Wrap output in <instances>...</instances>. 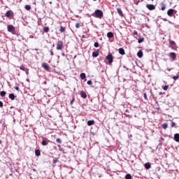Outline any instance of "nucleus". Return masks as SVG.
I'll return each instance as SVG.
<instances>
[{"label":"nucleus","mask_w":179,"mask_h":179,"mask_svg":"<svg viewBox=\"0 0 179 179\" xmlns=\"http://www.w3.org/2000/svg\"><path fill=\"white\" fill-rule=\"evenodd\" d=\"M103 14L101 10L97 9L92 14V16H94V17H96L97 19H101L103 17Z\"/></svg>","instance_id":"nucleus-1"},{"label":"nucleus","mask_w":179,"mask_h":179,"mask_svg":"<svg viewBox=\"0 0 179 179\" xmlns=\"http://www.w3.org/2000/svg\"><path fill=\"white\" fill-rule=\"evenodd\" d=\"M168 57H169V58H171L172 61H176L177 59V54H176V52H170L168 55Z\"/></svg>","instance_id":"nucleus-2"},{"label":"nucleus","mask_w":179,"mask_h":179,"mask_svg":"<svg viewBox=\"0 0 179 179\" xmlns=\"http://www.w3.org/2000/svg\"><path fill=\"white\" fill-rule=\"evenodd\" d=\"M62 47H64V43H62V41H58L56 49L57 50H62Z\"/></svg>","instance_id":"nucleus-3"},{"label":"nucleus","mask_w":179,"mask_h":179,"mask_svg":"<svg viewBox=\"0 0 179 179\" xmlns=\"http://www.w3.org/2000/svg\"><path fill=\"white\" fill-rule=\"evenodd\" d=\"M174 13H177V11L173 8H171L167 11V15L168 16H170L171 17H173V15L174 14Z\"/></svg>","instance_id":"nucleus-4"},{"label":"nucleus","mask_w":179,"mask_h":179,"mask_svg":"<svg viewBox=\"0 0 179 179\" xmlns=\"http://www.w3.org/2000/svg\"><path fill=\"white\" fill-rule=\"evenodd\" d=\"M7 29H8V31H9V33H13V31H15V28L12 24L8 25Z\"/></svg>","instance_id":"nucleus-5"},{"label":"nucleus","mask_w":179,"mask_h":179,"mask_svg":"<svg viewBox=\"0 0 179 179\" xmlns=\"http://www.w3.org/2000/svg\"><path fill=\"white\" fill-rule=\"evenodd\" d=\"M146 8L148 10H155L156 9V6L153 4H146Z\"/></svg>","instance_id":"nucleus-6"},{"label":"nucleus","mask_w":179,"mask_h":179,"mask_svg":"<svg viewBox=\"0 0 179 179\" xmlns=\"http://www.w3.org/2000/svg\"><path fill=\"white\" fill-rule=\"evenodd\" d=\"M106 59L108 61L109 64H113V55L109 53L106 57Z\"/></svg>","instance_id":"nucleus-7"},{"label":"nucleus","mask_w":179,"mask_h":179,"mask_svg":"<svg viewBox=\"0 0 179 179\" xmlns=\"http://www.w3.org/2000/svg\"><path fill=\"white\" fill-rule=\"evenodd\" d=\"M6 17H12L13 16V11L12 10H8L5 14Z\"/></svg>","instance_id":"nucleus-8"},{"label":"nucleus","mask_w":179,"mask_h":179,"mask_svg":"<svg viewBox=\"0 0 179 179\" xmlns=\"http://www.w3.org/2000/svg\"><path fill=\"white\" fill-rule=\"evenodd\" d=\"M42 68L45 69V71H50V66H48V64H47V63H43Z\"/></svg>","instance_id":"nucleus-9"},{"label":"nucleus","mask_w":179,"mask_h":179,"mask_svg":"<svg viewBox=\"0 0 179 179\" xmlns=\"http://www.w3.org/2000/svg\"><path fill=\"white\" fill-rule=\"evenodd\" d=\"M137 57H138V58H142L143 57V52L142 50H138L137 52Z\"/></svg>","instance_id":"nucleus-10"},{"label":"nucleus","mask_w":179,"mask_h":179,"mask_svg":"<svg viewBox=\"0 0 179 179\" xmlns=\"http://www.w3.org/2000/svg\"><path fill=\"white\" fill-rule=\"evenodd\" d=\"M80 94L83 99H86L87 97V94H86V92L84 91H81Z\"/></svg>","instance_id":"nucleus-11"},{"label":"nucleus","mask_w":179,"mask_h":179,"mask_svg":"<svg viewBox=\"0 0 179 179\" xmlns=\"http://www.w3.org/2000/svg\"><path fill=\"white\" fill-rule=\"evenodd\" d=\"M119 54H120V55H125V50H124V48H119Z\"/></svg>","instance_id":"nucleus-12"},{"label":"nucleus","mask_w":179,"mask_h":179,"mask_svg":"<svg viewBox=\"0 0 179 179\" xmlns=\"http://www.w3.org/2000/svg\"><path fill=\"white\" fill-rule=\"evenodd\" d=\"M174 141L175 142H179V134H174Z\"/></svg>","instance_id":"nucleus-13"},{"label":"nucleus","mask_w":179,"mask_h":179,"mask_svg":"<svg viewBox=\"0 0 179 179\" xmlns=\"http://www.w3.org/2000/svg\"><path fill=\"white\" fill-rule=\"evenodd\" d=\"M144 166H145V169H146V170H149V169H150L152 167V165L149 162L145 163Z\"/></svg>","instance_id":"nucleus-14"},{"label":"nucleus","mask_w":179,"mask_h":179,"mask_svg":"<svg viewBox=\"0 0 179 179\" xmlns=\"http://www.w3.org/2000/svg\"><path fill=\"white\" fill-rule=\"evenodd\" d=\"M117 12L119 13L120 16H124V13H122V10L120 8H117Z\"/></svg>","instance_id":"nucleus-15"},{"label":"nucleus","mask_w":179,"mask_h":179,"mask_svg":"<svg viewBox=\"0 0 179 179\" xmlns=\"http://www.w3.org/2000/svg\"><path fill=\"white\" fill-rule=\"evenodd\" d=\"M80 79H82V80H85V79H86V73H81L80 74Z\"/></svg>","instance_id":"nucleus-16"},{"label":"nucleus","mask_w":179,"mask_h":179,"mask_svg":"<svg viewBox=\"0 0 179 179\" xmlns=\"http://www.w3.org/2000/svg\"><path fill=\"white\" fill-rule=\"evenodd\" d=\"M107 37H108V38H113V37H114V34L111 31H109L107 33Z\"/></svg>","instance_id":"nucleus-17"},{"label":"nucleus","mask_w":179,"mask_h":179,"mask_svg":"<svg viewBox=\"0 0 179 179\" xmlns=\"http://www.w3.org/2000/svg\"><path fill=\"white\" fill-rule=\"evenodd\" d=\"M87 125L88 127H92V125H94V120H88Z\"/></svg>","instance_id":"nucleus-18"},{"label":"nucleus","mask_w":179,"mask_h":179,"mask_svg":"<svg viewBox=\"0 0 179 179\" xmlns=\"http://www.w3.org/2000/svg\"><path fill=\"white\" fill-rule=\"evenodd\" d=\"M92 57L94 58H97V57H99V51L93 52H92Z\"/></svg>","instance_id":"nucleus-19"},{"label":"nucleus","mask_w":179,"mask_h":179,"mask_svg":"<svg viewBox=\"0 0 179 179\" xmlns=\"http://www.w3.org/2000/svg\"><path fill=\"white\" fill-rule=\"evenodd\" d=\"M8 97H9V99H10V100H15V98L16 96H15V94L11 93V94H9Z\"/></svg>","instance_id":"nucleus-20"},{"label":"nucleus","mask_w":179,"mask_h":179,"mask_svg":"<svg viewBox=\"0 0 179 179\" xmlns=\"http://www.w3.org/2000/svg\"><path fill=\"white\" fill-rule=\"evenodd\" d=\"M41 145L42 146H47V145H48V141H47V140H43L41 142Z\"/></svg>","instance_id":"nucleus-21"},{"label":"nucleus","mask_w":179,"mask_h":179,"mask_svg":"<svg viewBox=\"0 0 179 179\" xmlns=\"http://www.w3.org/2000/svg\"><path fill=\"white\" fill-rule=\"evenodd\" d=\"M35 155L37 157L41 156V152L40 151V150H35Z\"/></svg>","instance_id":"nucleus-22"},{"label":"nucleus","mask_w":179,"mask_h":179,"mask_svg":"<svg viewBox=\"0 0 179 179\" xmlns=\"http://www.w3.org/2000/svg\"><path fill=\"white\" fill-rule=\"evenodd\" d=\"M43 31L45 33H48V31H50V28L48 27H43Z\"/></svg>","instance_id":"nucleus-23"},{"label":"nucleus","mask_w":179,"mask_h":179,"mask_svg":"<svg viewBox=\"0 0 179 179\" xmlns=\"http://www.w3.org/2000/svg\"><path fill=\"white\" fill-rule=\"evenodd\" d=\"M0 96H1V97H5V96H6V92H5V91H1V92H0Z\"/></svg>","instance_id":"nucleus-24"},{"label":"nucleus","mask_w":179,"mask_h":179,"mask_svg":"<svg viewBox=\"0 0 179 179\" xmlns=\"http://www.w3.org/2000/svg\"><path fill=\"white\" fill-rule=\"evenodd\" d=\"M168 127H169V124L167 123L162 124L163 129H167Z\"/></svg>","instance_id":"nucleus-25"},{"label":"nucleus","mask_w":179,"mask_h":179,"mask_svg":"<svg viewBox=\"0 0 179 179\" xmlns=\"http://www.w3.org/2000/svg\"><path fill=\"white\" fill-rule=\"evenodd\" d=\"M24 9H26V10H30V9H31V6L30 5H26L24 6Z\"/></svg>","instance_id":"nucleus-26"},{"label":"nucleus","mask_w":179,"mask_h":179,"mask_svg":"<svg viewBox=\"0 0 179 179\" xmlns=\"http://www.w3.org/2000/svg\"><path fill=\"white\" fill-rule=\"evenodd\" d=\"M144 40H145V38H138V44H141V43H143Z\"/></svg>","instance_id":"nucleus-27"},{"label":"nucleus","mask_w":179,"mask_h":179,"mask_svg":"<svg viewBox=\"0 0 179 179\" xmlns=\"http://www.w3.org/2000/svg\"><path fill=\"white\" fill-rule=\"evenodd\" d=\"M125 179H132V176H131V174H129V173H127L125 176Z\"/></svg>","instance_id":"nucleus-28"},{"label":"nucleus","mask_w":179,"mask_h":179,"mask_svg":"<svg viewBox=\"0 0 179 179\" xmlns=\"http://www.w3.org/2000/svg\"><path fill=\"white\" fill-rule=\"evenodd\" d=\"M20 69L21 71H23L24 72H25V71H26L27 69H26V68L24 67V66L21 65V66H20Z\"/></svg>","instance_id":"nucleus-29"},{"label":"nucleus","mask_w":179,"mask_h":179,"mask_svg":"<svg viewBox=\"0 0 179 179\" xmlns=\"http://www.w3.org/2000/svg\"><path fill=\"white\" fill-rule=\"evenodd\" d=\"M58 162V159L57 158H55L53 159V167H55V164H57Z\"/></svg>","instance_id":"nucleus-30"},{"label":"nucleus","mask_w":179,"mask_h":179,"mask_svg":"<svg viewBox=\"0 0 179 179\" xmlns=\"http://www.w3.org/2000/svg\"><path fill=\"white\" fill-rule=\"evenodd\" d=\"M59 31H60V33H64V31H65V27L61 26Z\"/></svg>","instance_id":"nucleus-31"},{"label":"nucleus","mask_w":179,"mask_h":179,"mask_svg":"<svg viewBox=\"0 0 179 179\" xmlns=\"http://www.w3.org/2000/svg\"><path fill=\"white\" fill-rule=\"evenodd\" d=\"M56 142L57 143H59V145H61L62 143V140H61V138H57Z\"/></svg>","instance_id":"nucleus-32"},{"label":"nucleus","mask_w":179,"mask_h":179,"mask_svg":"<svg viewBox=\"0 0 179 179\" xmlns=\"http://www.w3.org/2000/svg\"><path fill=\"white\" fill-rule=\"evenodd\" d=\"M178 78H179V75L173 76L172 77V79H173V80H177Z\"/></svg>","instance_id":"nucleus-33"},{"label":"nucleus","mask_w":179,"mask_h":179,"mask_svg":"<svg viewBox=\"0 0 179 179\" xmlns=\"http://www.w3.org/2000/svg\"><path fill=\"white\" fill-rule=\"evenodd\" d=\"M50 55L52 57H54V48L50 49Z\"/></svg>","instance_id":"nucleus-34"},{"label":"nucleus","mask_w":179,"mask_h":179,"mask_svg":"<svg viewBox=\"0 0 179 179\" xmlns=\"http://www.w3.org/2000/svg\"><path fill=\"white\" fill-rule=\"evenodd\" d=\"M99 42H95L94 44V46L95 47V48H99Z\"/></svg>","instance_id":"nucleus-35"},{"label":"nucleus","mask_w":179,"mask_h":179,"mask_svg":"<svg viewBox=\"0 0 179 179\" xmlns=\"http://www.w3.org/2000/svg\"><path fill=\"white\" fill-rule=\"evenodd\" d=\"M162 10H166V5L164 3H162V6L161 8Z\"/></svg>","instance_id":"nucleus-36"},{"label":"nucleus","mask_w":179,"mask_h":179,"mask_svg":"<svg viewBox=\"0 0 179 179\" xmlns=\"http://www.w3.org/2000/svg\"><path fill=\"white\" fill-rule=\"evenodd\" d=\"M162 89H163L164 90H168V89H169V85H164V87H162Z\"/></svg>","instance_id":"nucleus-37"},{"label":"nucleus","mask_w":179,"mask_h":179,"mask_svg":"<svg viewBox=\"0 0 179 179\" xmlns=\"http://www.w3.org/2000/svg\"><path fill=\"white\" fill-rule=\"evenodd\" d=\"M87 84L90 85H92L93 84V82H92V80H90L87 82Z\"/></svg>","instance_id":"nucleus-38"},{"label":"nucleus","mask_w":179,"mask_h":179,"mask_svg":"<svg viewBox=\"0 0 179 179\" xmlns=\"http://www.w3.org/2000/svg\"><path fill=\"white\" fill-rule=\"evenodd\" d=\"M171 128L176 127V122H172L171 124Z\"/></svg>","instance_id":"nucleus-39"},{"label":"nucleus","mask_w":179,"mask_h":179,"mask_svg":"<svg viewBox=\"0 0 179 179\" xmlns=\"http://www.w3.org/2000/svg\"><path fill=\"white\" fill-rule=\"evenodd\" d=\"M76 29H79V27H80V23H76Z\"/></svg>","instance_id":"nucleus-40"},{"label":"nucleus","mask_w":179,"mask_h":179,"mask_svg":"<svg viewBox=\"0 0 179 179\" xmlns=\"http://www.w3.org/2000/svg\"><path fill=\"white\" fill-rule=\"evenodd\" d=\"M170 44H171V45H176V42H174V41H171L170 42Z\"/></svg>","instance_id":"nucleus-41"},{"label":"nucleus","mask_w":179,"mask_h":179,"mask_svg":"<svg viewBox=\"0 0 179 179\" xmlns=\"http://www.w3.org/2000/svg\"><path fill=\"white\" fill-rule=\"evenodd\" d=\"M3 107V102L0 101V108H2Z\"/></svg>","instance_id":"nucleus-42"},{"label":"nucleus","mask_w":179,"mask_h":179,"mask_svg":"<svg viewBox=\"0 0 179 179\" xmlns=\"http://www.w3.org/2000/svg\"><path fill=\"white\" fill-rule=\"evenodd\" d=\"M144 99L145 100H148V95L146 94V93H144Z\"/></svg>","instance_id":"nucleus-43"},{"label":"nucleus","mask_w":179,"mask_h":179,"mask_svg":"<svg viewBox=\"0 0 179 179\" xmlns=\"http://www.w3.org/2000/svg\"><path fill=\"white\" fill-rule=\"evenodd\" d=\"M133 34H134V36H138V31H134Z\"/></svg>","instance_id":"nucleus-44"},{"label":"nucleus","mask_w":179,"mask_h":179,"mask_svg":"<svg viewBox=\"0 0 179 179\" xmlns=\"http://www.w3.org/2000/svg\"><path fill=\"white\" fill-rule=\"evenodd\" d=\"M25 73H26V75H29V69H27L25 70Z\"/></svg>","instance_id":"nucleus-45"},{"label":"nucleus","mask_w":179,"mask_h":179,"mask_svg":"<svg viewBox=\"0 0 179 179\" xmlns=\"http://www.w3.org/2000/svg\"><path fill=\"white\" fill-rule=\"evenodd\" d=\"M14 89H15V90H17V92H19V87L15 86V87H14Z\"/></svg>","instance_id":"nucleus-46"},{"label":"nucleus","mask_w":179,"mask_h":179,"mask_svg":"<svg viewBox=\"0 0 179 179\" xmlns=\"http://www.w3.org/2000/svg\"><path fill=\"white\" fill-rule=\"evenodd\" d=\"M91 135H92V136H94V135H96V133H94V132H93V131H91Z\"/></svg>","instance_id":"nucleus-47"},{"label":"nucleus","mask_w":179,"mask_h":179,"mask_svg":"<svg viewBox=\"0 0 179 179\" xmlns=\"http://www.w3.org/2000/svg\"><path fill=\"white\" fill-rule=\"evenodd\" d=\"M73 101H75V99H72V100L71 101L70 103H71V105L73 104Z\"/></svg>","instance_id":"nucleus-48"},{"label":"nucleus","mask_w":179,"mask_h":179,"mask_svg":"<svg viewBox=\"0 0 179 179\" xmlns=\"http://www.w3.org/2000/svg\"><path fill=\"white\" fill-rule=\"evenodd\" d=\"M162 20H164V22H167V18H162Z\"/></svg>","instance_id":"nucleus-49"},{"label":"nucleus","mask_w":179,"mask_h":179,"mask_svg":"<svg viewBox=\"0 0 179 179\" xmlns=\"http://www.w3.org/2000/svg\"><path fill=\"white\" fill-rule=\"evenodd\" d=\"M159 95H162V94H163V93H162V92H159Z\"/></svg>","instance_id":"nucleus-50"},{"label":"nucleus","mask_w":179,"mask_h":179,"mask_svg":"<svg viewBox=\"0 0 179 179\" xmlns=\"http://www.w3.org/2000/svg\"><path fill=\"white\" fill-rule=\"evenodd\" d=\"M52 47L54 48V47H55V44H52Z\"/></svg>","instance_id":"nucleus-51"},{"label":"nucleus","mask_w":179,"mask_h":179,"mask_svg":"<svg viewBox=\"0 0 179 179\" xmlns=\"http://www.w3.org/2000/svg\"><path fill=\"white\" fill-rule=\"evenodd\" d=\"M0 145H2V140H0Z\"/></svg>","instance_id":"nucleus-52"},{"label":"nucleus","mask_w":179,"mask_h":179,"mask_svg":"<svg viewBox=\"0 0 179 179\" xmlns=\"http://www.w3.org/2000/svg\"><path fill=\"white\" fill-rule=\"evenodd\" d=\"M27 82H30V80H29V79H27Z\"/></svg>","instance_id":"nucleus-53"},{"label":"nucleus","mask_w":179,"mask_h":179,"mask_svg":"<svg viewBox=\"0 0 179 179\" xmlns=\"http://www.w3.org/2000/svg\"><path fill=\"white\" fill-rule=\"evenodd\" d=\"M35 50H36V51H38V49L36 48V49H35Z\"/></svg>","instance_id":"nucleus-54"},{"label":"nucleus","mask_w":179,"mask_h":179,"mask_svg":"<svg viewBox=\"0 0 179 179\" xmlns=\"http://www.w3.org/2000/svg\"><path fill=\"white\" fill-rule=\"evenodd\" d=\"M126 69H127V71H129V69H128V68H127Z\"/></svg>","instance_id":"nucleus-55"},{"label":"nucleus","mask_w":179,"mask_h":179,"mask_svg":"<svg viewBox=\"0 0 179 179\" xmlns=\"http://www.w3.org/2000/svg\"><path fill=\"white\" fill-rule=\"evenodd\" d=\"M83 38H85V36H83Z\"/></svg>","instance_id":"nucleus-56"},{"label":"nucleus","mask_w":179,"mask_h":179,"mask_svg":"<svg viewBox=\"0 0 179 179\" xmlns=\"http://www.w3.org/2000/svg\"><path fill=\"white\" fill-rule=\"evenodd\" d=\"M151 1H154V0H151Z\"/></svg>","instance_id":"nucleus-57"}]
</instances>
